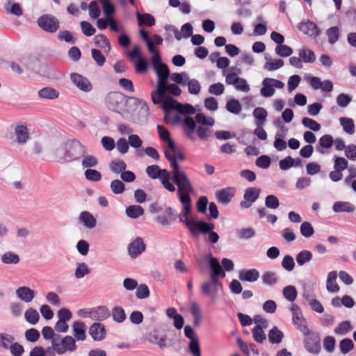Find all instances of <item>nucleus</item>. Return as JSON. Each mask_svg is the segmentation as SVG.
Wrapping results in <instances>:
<instances>
[{
  "instance_id": "obj_1",
  "label": "nucleus",
  "mask_w": 356,
  "mask_h": 356,
  "mask_svg": "<svg viewBox=\"0 0 356 356\" xmlns=\"http://www.w3.org/2000/svg\"><path fill=\"white\" fill-rule=\"evenodd\" d=\"M165 159L169 161L172 168V182L177 186V195L180 203L191 200V195L193 193V184L186 173L181 170L177 160L184 161L186 159L184 154L177 149L171 154L168 151L164 152Z\"/></svg>"
},
{
  "instance_id": "obj_2",
  "label": "nucleus",
  "mask_w": 356,
  "mask_h": 356,
  "mask_svg": "<svg viewBox=\"0 0 356 356\" xmlns=\"http://www.w3.org/2000/svg\"><path fill=\"white\" fill-rule=\"evenodd\" d=\"M181 204L183 206V209L179 216V222L184 224L193 236H197L200 234H208L209 242L213 244L217 243L219 240V236L218 233L213 231L215 228L213 223L207 222L204 220H193L189 219L192 210L191 199Z\"/></svg>"
},
{
  "instance_id": "obj_3",
  "label": "nucleus",
  "mask_w": 356,
  "mask_h": 356,
  "mask_svg": "<svg viewBox=\"0 0 356 356\" xmlns=\"http://www.w3.org/2000/svg\"><path fill=\"white\" fill-rule=\"evenodd\" d=\"M88 152V148L79 140H69L61 144L55 149V155L58 159L65 163L79 161Z\"/></svg>"
},
{
  "instance_id": "obj_4",
  "label": "nucleus",
  "mask_w": 356,
  "mask_h": 356,
  "mask_svg": "<svg viewBox=\"0 0 356 356\" xmlns=\"http://www.w3.org/2000/svg\"><path fill=\"white\" fill-rule=\"evenodd\" d=\"M129 100H133L136 105L143 102L142 99L134 97H128L117 91L108 92L105 97L104 102L108 109L124 115L126 112H128L126 110V106Z\"/></svg>"
},
{
  "instance_id": "obj_5",
  "label": "nucleus",
  "mask_w": 356,
  "mask_h": 356,
  "mask_svg": "<svg viewBox=\"0 0 356 356\" xmlns=\"http://www.w3.org/2000/svg\"><path fill=\"white\" fill-rule=\"evenodd\" d=\"M291 310L293 314V323L296 328L304 335V346L309 352L312 353V336L307 326V321L303 317L302 312L297 305H292Z\"/></svg>"
},
{
  "instance_id": "obj_6",
  "label": "nucleus",
  "mask_w": 356,
  "mask_h": 356,
  "mask_svg": "<svg viewBox=\"0 0 356 356\" xmlns=\"http://www.w3.org/2000/svg\"><path fill=\"white\" fill-rule=\"evenodd\" d=\"M145 172L151 179H159L163 186L168 191L173 193L176 191L175 184L170 181V174L166 169H161L157 165H152L147 167Z\"/></svg>"
},
{
  "instance_id": "obj_7",
  "label": "nucleus",
  "mask_w": 356,
  "mask_h": 356,
  "mask_svg": "<svg viewBox=\"0 0 356 356\" xmlns=\"http://www.w3.org/2000/svg\"><path fill=\"white\" fill-rule=\"evenodd\" d=\"M38 26L47 33H56L60 28L59 19L53 15L44 14L38 17Z\"/></svg>"
},
{
  "instance_id": "obj_8",
  "label": "nucleus",
  "mask_w": 356,
  "mask_h": 356,
  "mask_svg": "<svg viewBox=\"0 0 356 356\" xmlns=\"http://www.w3.org/2000/svg\"><path fill=\"white\" fill-rule=\"evenodd\" d=\"M152 102L156 105H161L163 111L165 113L170 111H177L179 102L173 99L168 94L163 93L162 96L152 95Z\"/></svg>"
},
{
  "instance_id": "obj_9",
  "label": "nucleus",
  "mask_w": 356,
  "mask_h": 356,
  "mask_svg": "<svg viewBox=\"0 0 356 356\" xmlns=\"http://www.w3.org/2000/svg\"><path fill=\"white\" fill-rule=\"evenodd\" d=\"M222 289V284L219 280L212 282V279L204 282L201 286L202 293L210 298L213 302H215L218 298V293Z\"/></svg>"
},
{
  "instance_id": "obj_10",
  "label": "nucleus",
  "mask_w": 356,
  "mask_h": 356,
  "mask_svg": "<svg viewBox=\"0 0 356 356\" xmlns=\"http://www.w3.org/2000/svg\"><path fill=\"white\" fill-rule=\"evenodd\" d=\"M204 259L209 261L211 270L210 279H212V282L219 280L220 278H224L225 277V273L217 258L213 257L210 253L205 255Z\"/></svg>"
},
{
  "instance_id": "obj_11",
  "label": "nucleus",
  "mask_w": 356,
  "mask_h": 356,
  "mask_svg": "<svg viewBox=\"0 0 356 356\" xmlns=\"http://www.w3.org/2000/svg\"><path fill=\"white\" fill-rule=\"evenodd\" d=\"M263 87L261 89V95L264 97H272L275 93V89L282 88L284 83L280 81L272 78H265L262 81Z\"/></svg>"
},
{
  "instance_id": "obj_12",
  "label": "nucleus",
  "mask_w": 356,
  "mask_h": 356,
  "mask_svg": "<svg viewBox=\"0 0 356 356\" xmlns=\"http://www.w3.org/2000/svg\"><path fill=\"white\" fill-rule=\"evenodd\" d=\"M70 79L73 84L83 92H88L92 90V85L90 81L81 74L72 73L70 74Z\"/></svg>"
},
{
  "instance_id": "obj_13",
  "label": "nucleus",
  "mask_w": 356,
  "mask_h": 356,
  "mask_svg": "<svg viewBox=\"0 0 356 356\" xmlns=\"http://www.w3.org/2000/svg\"><path fill=\"white\" fill-rule=\"evenodd\" d=\"M260 193V189L257 188H248L243 195L244 200L240 202L241 208H250L254 202L258 199Z\"/></svg>"
},
{
  "instance_id": "obj_14",
  "label": "nucleus",
  "mask_w": 356,
  "mask_h": 356,
  "mask_svg": "<svg viewBox=\"0 0 356 356\" xmlns=\"http://www.w3.org/2000/svg\"><path fill=\"white\" fill-rule=\"evenodd\" d=\"M88 333L92 339L97 341L104 340L106 336L105 326L99 322L92 323L89 327Z\"/></svg>"
},
{
  "instance_id": "obj_15",
  "label": "nucleus",
  "mask_w": 356,
  "mask_h": 356,
  "mask_svg": "<svg viewBox=\"0 0 356 356\" xmlns=\"http://www.w3.org/2000/svg\"><path fill=\"white\" fill-rule=\"evenodd\" d=\"M145 244L142 238L137 237L128 245V253L131 258H136L145 250Z\"/></svg>"
},
{
  "instance_id": "obj_16",
  "label": "nucleus",
  "mask_w": 356,
  "mask_h": 356,
  "mask_svg": "<svg viewBox=\"0 0 356 356\" xmlns=\"http://www.w3.org/2000/svg\"><path fill=\"white\" fill-rule=\"evenodd\" d=\"M146 339L150 343L157 345L161 350H164L167 346H171L170 344H167L166 337L165 335L159 337L158 330H156L148 332L146 334Z\"/></svg>"
},
{
  "instance_id": "obj_17",
  "label": "nucleus",
  "mask_w": 356,
  "mask_h": 356,
  "mask_svg": "<svg viewBox=\"0 0 356 356\" xmlns=\"http://www.w3.org/2000/svg\"><path fill=\"white\" fill-rule=\"evenodd\" d=\"M111 316V312L106 306H99L90 309V318L93 321H103Z\"/></svg>"
},
{
  "instance_id": "obj_18",
  "label": "nucleus",
  "mask_w": 356,
  "mask_h": 356,
  "mask_svg": "<svg viewBox=\"0 0 356 356\" xmlns=\"http://www.w3.org/2000/svg\"><path fill=\"white\" fill-rule=\"evenodd\" d=\"M333 137L331 135L325 134L320 138L318 145L316 146V151L322 154H329L330 148L333 145Z\"/></svg>"
},
{
  "instance_id": "obj_19",
  "label": "nucleus",
  "mask_w": 356,
  "mask_h": 356,
  "mask_svg": "<svg viewBox=\"0 0 356 356\" xmlns=\"http://www.w3.org/2000/svg\"><path fill=\"white\" fill-rule=\"evenodd\" d=\"M16 296L22 301L29 303L35 296V291L28 286H20L15 291Z\"/></svg>"
},
{
  "instance_id": "obj_20",
  "label": "nucleus",
  "mask_w": 356,
  "mask_h": 356,
  "mask_svg": "<svg viewBox=\"0 0 356 356\" xmlns=\"http://www.w3.org/2000/svg\"><path fill=\"white\" fill-rule=\"evenodd\" d=\"M234 188L228 187L223 188L216 193L217 201L222 205H227L234 195Z\"/></svg>"
},
{
  "instance_id": "obj_21",
  "label": "nucleus",
  "mask_w": 356,
  "mask_h": 356,
  "mask_svg": "<svg viewBox=\"0 0 356 356\" xmlns=\"http://www.w3.org/2000/svg\"><path fill=\"white\" fill-rule=\"evenodd\" d=\"M15 140L19 145H24L29 138V132L26 126L17 124L15 128Z\"/></svg>"
},
{
  "instance_id": "obj_22",
  "label": "nucleus",
  "mask_w": 356,
  "mask_h": 356,
  "mask_svg": "<svg viewBox=\"0 0 356 356\" xmlns=\"http://www.w3.org/2000/svg\"><path fill=\"white\" fill-rule=\"evenodd\" d=\"M259 277V272L255 269L241 270L238 273V279L243 282H254Z\"/></svg>"
},
{
  "instance_id": "obj_23",
  "label": "nucleus",
  "mask_w": 356,
  "mask_h": 356,
  "mask_svg": "<svg viewBox=\"0 0 356 356\" xmlns=\"http://www.w3.org/2000/svg\"><path fill=\"white\" fill-rule=\"evenodd\" d=\"M313 89H321L323 92H330L333 90V83L330 80L321 81L319 77L313 76Z\"/></svg>"
},
{
  "instance_id": "obj_24",
  "label": "nucleus",
  "mask_w": 356,
  "mask_h": 356,
  "mask_svg": "<svg viewBox=\"0 0 356 356\" xmlns=\"http://www.w3.org/2000/svg\"><path fill=\"white\" fill-rule=\"evenodd\" d=\"M79 222L88 229H93L96 227L97 220L88 211L81 212L79 217Z\"/></svg>"
},
{
  "instance_id": "obj_25",
  "label": "nucleus",
  "mask_w": 356,
  "mask_h": 356,
  "mask_svg": "<svg viewBox=\"0 0 356 356\" xmlns=\"http://www.w3.org/2000/svg\"><path fill=\"white\" fill-rule=\"evenodd\" d=\"M73 334L77 341H84L86 339L85 323L81 321H75L72 325Z\"/></svg>"
},
{
  "instance_id": "obj_26",
  "label": "nucleus",
  "mask_w": 356,
  "mask_h": 356,
  "mask_svg": "<svg viewBox=\"0 0 356 356\" xmlns=\"http://www.w3.org/2000/svg\"><path fill=\"white\" fill-rule=\"evenodd\" d=\"M170 76H161L159 75L157 79L156 88L152 91V95L162 96L165 92V88L168 86V81Z\"/></svg>"
},
{
  "instance_id": "obj_27",
  "label": "nucleus",
  "mask_w": 356,
  "mask_h": 356,
  "mask_svg": "<svg viewBox=\"0 0 356 356\" xmlns=\"http://www.w3.org/2000/svg\"><path fill=\"white\" fill-rule=\"evenodd\" d=\"M332 210L335 213H352L355 210V207L349 202L339 201L333 204Z\"/></svg>"
},
{
  "instance_id": "obj_28",
  "label": "nucleus",
  "mask_w": 356,
  "mask_h": 356,
  "mask_svg": "<svg viewBox=\"0 0 356 356\" xmlns=\"http://www.w3.org/2000/svg\"><path fill=\"white\" fill-rule=\"evenodd\" d=\"M62 355L67 351L74 352L76 349L75 339L70 335L64 337L61 340Z\"/></svg>"
},
{
  "instance_id": "obj_29",
  "label": "nucleus",
  "mask_w": 356,
  "mask_h": 356,
  "mask_svg": "<svg viewBox=\"0 0 356 356\" xmlns=\"http://www.w3.org/2000/svg\"><path fill=\"white\" fill-rule=\"evenodd\" d=\"M337 277V271H331L328 273L326 280V289L329 292L337 293L339 291V286L336 282Z\"/></svg>"
},
{
  "instance_id": "obj_30",
  "label": "nucleus",
  "mask_w": 356,
  "mask_h": 356,
  "mask_svg": "<svg viewBox=\"0 0 356 356\" xmlns=\"http://www.w3.org/2000/svg\"><path fill=\"white\" fill-rule=\"evenodd\" d=\"M268 340L272 344H278L282 342L284 334L277 326H273L268 332Z\"/></svg>"
},
{
  "instance_id": "obj_31",
  "label": "nucleus",
  "mask_w": 356,
  "mask_h": 356,
  "mask_svg": "<svg viewBox=\"0 0 356 356\" xmlns=\"http://www.w3.org/2000/svg\"><path fill=\"white\" fill-rule=\"evenodd\" d=\"M3 8L7 13L19 17L23 15V10L19 3H13L12 0H8L4 4Z\"/></svg>"
},
{
  "instance_id": "obj_32",
  "label": "nucleus",
  "mask_w": 356,
  "mask_h": 356,
  "mask_svg": "<svg viewBox=\"0 0 356 356\" xmlns=\"http://www.w3.org/2000/svg\"><path fill=\"white\" fill-rule=\"evenodd\" d=\"M38 96L42 99H55L59 97V92L51 87H44L38 92Z\"/></svg>"
},
{
  "instance_id": "obj_33",
  "label": "nucleus",
  "mask_w": 356,
  "mask_h": 356,
  "mask_svg": "<svg viewBox=\"0 0 356 356\" xmlns=\"http://www.w3.org/2000/svg\"><path fill=\"white\" fill-rule=\"evenodd\" d=\"M125 213L129 218L136 219L144 214V209L140 205L134 204L127 207Z\"/></svg>"
},
{
  "instance_id": "obj_34",
  "label": "nucleus",
  "mask_w": 356,
  "mask_h": 356,
  "mask_svg": "<svg viewBox=\"0 0 356 356\" xmlns=\"http://www.w3.org/2000/svg\"><path fill=\"white\" fill-rule=\"evenodd\" d=\"M304 139L309 144L305 145L300 149V154L304 158H309L312 156V131H306L304 134Z\"/></svg>"
},
{
  "instance_id": "obj_35",
  "label": "nucleus",
  "mask_w": 356,
  "mask_h": 356,
  "mask_svg": "<svg viewBox=\"0 0 356 356\" xmlns=\"http://www.w3.org/2000/svg\"><path fill=\"white\" fill-rule=\"evenodd\" d=\"M262 283L265 285L272 286L275 285L278 282L277 275L275 272L266 271L261 275Z\"/></svg>"
},
{
  "instance_id": "obj_36",
  "label": "nucleus",
  "mask_w": 356,
  "mask_h": 356,
  "mask_svg": "<svg viewBox=\"0 0 356 356\" xmlns=\"http://www.w3.org/2000/svg\"><path fill=\"white\" fill-rule=\"evenodd\" d=\"M81 161L83 168L91 169V168H95L98 164L97 159L93 155L88 154V152L84 154Z\"/></svg>"
},
{
  "instance_id": "obj_37",
  "label": "nucleus",
  "mask_w": 356,
  "mask_h": 356,
  "mask_svg": "<svg viewBox=\"0 0 356 356\" xmlns=\"http://www.w3.org/2000/svg\"><path fill=\"white\" fill-rule=\"evenodd\" d=\"M136 15L139 26L145 24L147 26H152L155 24L154 17L151 14H140V13L137 12Z\"/></svg>"
},
{
  "instance_id": "obj_38",
  "label": "nucleus",
  "mask_w": 356,
  "mask_h": 356,
  "mask_svg": "<svg viewBox=\"0 0 356 356\" xmlns=\"http://www.w3.org/2000/svg\"><path fill=\"white\" fill-rule=\"evenodd\" d=\"M24 318L29 324L34 325L38 323L40 314L36 309L30 307L25 312Z\"/></svg>"
},
{
  "instance_id": "obj_39",
  "label": "nucleus",
  "mask_w": 356,
  "mask_h": 356,
  "mask_svg": "<svg viewBox=\"0 0 356 356\" xmlns=\"http://www.w3.org/2000/svg\"><path fill=\"white\" fill-rule=\"evenodd\" d=\"M95 44L101 49L107 47L105 52H108L111 50V44L108 39L103 34H99L94 37Z\"/></svg>"
},
{
  "instance_id": "obj_40",
  "label": "nucleus",
  "mask_w": 356,
  "mask_h": 356,
  "mask_svg": "<svg viewBox=\"0 0 356 356\" xmlns=\"http://www.w3.org/2000/svg\"><path fill=\"white\" fill-rule=\"evenodd\" d=\"M302 295L308 304L312 306V284L309 280H304L301 282Z\"/></svg>"
},
{
  "instance_id": "obj_41",
  "label": "nucleus",
  "mask_w": 356,
  "mask_h": 356,
  "mask_svg": "<svg viewBox=\"0 0 356 356\" xmlns=\"http://www.w3.org/2000/svg\"><path fill=\"white\" fill-rule=\"evenodd\" d=\"M267 115V111L262 107H257L253 111V116L258 120L257 122V126H262L265 123Z\"/></svg>"
},
{
  "instance_id": "obj_42",
  "label": "nucleus",
  "mask_w": 356,
  "mask_h": 356,
  "mask_svg": "<svg viewBox=\"0 0 356 356\" xmlns=\"http://www.w3.org/2000/svg\"><path fill=\"white\" fill-rule=\"evenodd\" d=\"M113 320L118 323L124 322L126 319V314L124 309L121 307H114L112 309Z\"/></svg>"
},
{
  "instance_id": "obj_43",
  "label": "nucleus",
  "mask_w": 356,
  "mask_h": 356,
  "mask_svg": "<svg viewBox=\"0 0 356 356\" xmlns=\"http://www.w3.org/2000/svg\"><path fill=\"white\" fill-rule=\"evenodd\" d=\"M183 124L186 135L191 138V134L196 128V121L192 117L187 116L184 118Z\"/></svg>"
},
{
  "instance_id": "obj_44",
  "label": "nucleus",
  "mask_w": 356,
  "mask_h": 356,
  "mask_svg": "<svg viewBox=\"0 0 356 356\" xmlns=\"http://www.w3.org/2000/svg\"><path fill=\"white\" fill-rule=\"evenodd\" d=\"M127 168V164L126 163L121 159H116L113 160L110 163V170L113 173H122V172H124Z\"/></svg>"
},
{
  "instance_id": "obj_45",
  "label": "nucleus",
  "mask_w": 356,
  "mask_h": 356,
  "mask_svg": "<svg viewBox=\"0 0 356 356\" xmlns=\"http://www.w3.org/2000/svg\"><path fill=\"white\" fill-rule=\"evenodd\" d=\"M1 261L5 264H17L19 262V257L13 252H6L1 256Z\"/></svg>"
},
{
  "instance_id": "obj_46",
  "label": "nucleus",
  "mask_w": 356,
  "mask_h": 356,
  "mask_svg": "<svg viewBox=\"0 0 356 356\" xmlns=\"http://www.w3.org/2000/svg\"><path fill=\"white\" fill-rule=\"evenodd\" d=\"M339 120L340 124L346 133L350 135H352L355 133V124L351 118H341Z\"/></svg>"
},
{
  "instance_id": "obj_47",
  "label": "nucleus",
  "mask_w": 356,
  "mask_h": 356,
  "mask_svg": "<svg viewBox=\"0 0 356 356\" xmlns=\"http://www.w3.org/2000/svg\"><path fill=\"white\" fill-rule=\"evenodd\" d=\"M226 109L231 113L238 115L241 111V105L238 99H232L227 101Z\"/></svg>"
},
{
  "instance_id": "obj_48",
  "label": "nucleus",
  "mask_w": 356,
  "mask_h": 356,
  "mask_svg": "<svg viewBox=\"0 0 356 356\" xmlns=\"http://www.w3.org/2000/svg\"><path fill=\"white\" fill-rule=\"evenodd\" d=\"M237 236L242 240H248L255 236V231L252 227L238 229L236 230Z\"/></svg>"
},
{
  "instance_id": "obj_49",
  "label": "nucleus",
  "mask_w": 356,
  "mask_h": 356,
  "mask_svg": "<svg viewBox=\"0 0 356 356\" xmlns=\"http://www.w3.org/2000/svg\"><path fill=\"white\" fill-rule=\"evenodd\" d=\"M264 328L261 325H256L252 329L253 339L257 343H262L266 339Z\"/></svg>"
},
{
  "instance_id": "obj_50",
  "label": "nucleus",
  "mask_w": 356,
  "mask_h": 356,
  "mask_svg": "<svg viewBox=\"0 0 356 356\" xmlns=\"http://www.w3.org/2000/svg\"><path fill=\"white\" fill-rule=\"evenodd\" d=\"M353 329L351 323L349 321H342L335 327L334 333L337 335H346Z\"/></svg>"
},
{
  "instance_id": "obj_51",
  "label": "nucleus",
  "mask_w": 356,
  "mask_h": 356,
  "mask_svg": "<svg viewBox=\"0 0 356 356\" xmlns=\"http://www.w3.org/2000/svg\"><path fill=\"white\" fill-rule=\"evenodd\" d=\"M339 348L342 354H348V353L353 350L354 343L353 340L350 339H343L339 343Z\"/></svg>"
},
{
  "instance_id": "obj_52",
  "label": "nucleus",
  "mask_w": 356,
  "mask_h": 356,
  "mask_svg": "<svg viewBox=\"0 0 356 356\" xmlns=\"http://www.w3.org/2000/svg\"><path fill=\"white\" fill-rule=\"evenodd\" d=\"M102 7L103 12L107 19L113 18L112 15L115 13V8L113 4L110 3V0H99Z\"/></svg>"
},
{
  "instance_id": "obj_53",
  "label": "nucleus",
  "mask_w": 356,
  "mask_h": 356,
  "mask_svg": "<svg viewBox=\"0 0 356 356\" xmlns=\"http://www.w3.org/2000/svg\"><path fill=\"white\" fill-rule=\"evenodd\" d=\"M170 79L172 81H174L175 84H179L181 86H185L188 79V76L186 72L181 73H172L170 75Z\"/></svg>"
},
{
  "instance_id": "obj_54",
  "label": "nucleus",
  "mask_w": 356,
  "mask_h": 356,
  "mask_svg": "<svg viewBox=\"0 0 356 356\" xmlns=\"http://www.w3.org/2000/svg\"><path fill=\"white\" fill-rule=\"evenodd\" d=\"M186 84L190 94L198 95L201 90V86L198 80L195 79H188Z\"/></svg>"
},
{
  "instance_id": "obj_55",
  "label": "nucleus",
  "mask_w": 356,
  "mask_h": 356,
  "mask_svg": "<svg viewBox=\"0 0 356 356\" xmlns=\"http://www.w3.org/2000/svg\"><path fill=\"white\" fill-rule=\"evenodd\" d=\"M297 291L295 286L289 285L283 289V296L289 301L293 302L297 297Z\"/></svg>"
},
{
  "instance_id": "obj_56",
  "label": "nucleus",
  "mask_w": 356,
  "mask_h": 356,
  "mask_svg": "<svg viewBox=\"0 0 356 356\" xmlns=\"http://www.w3.org/2000/svg\"><path fill=\"white\" fill-rule=\"evenodd\" d=\"M326 35L327 36L328 42L331 44H334L339 37V28L337 26H332L328 29L326 31Z\"/></svg>"
},
{
  "instance_id": "obj_57",
  "label": "nucleus",
  "mask_w": 356,
  "mask_h": 356,
  "mask_svg": "<svg viewBox=\"0 0 356 356\" xmlns=\"http://www.w3.org/2000/svg\"><path fill=\"white\" fill-rule=\"evenodd\" d=\"M312 259V253L309 250H302L296 255V262L298 266H303Z\"/></svg>"
},
{
  "instance_id": "obj_58",
  "label": "nucleus",
  "mask_w": 356,
  "mask_h": 356,
  "mask_svg": "<svg viewBox=\"0 0 356 356\" xmlns=\"http://www.w3.org/2000/svg\"><path fill=\"white\" fill-rule=\"evenodd\" d=\"M110 187L113 193L116 195L122 194L125 191L124 184L119 179L113 180L111 182Z\"/></svg>"
},
{
  "instance_id": "obj_59",
  "label": "nucleus",
  "mask_w": 356,
  "mask_h": 356,
  "mask_svg": "<svg viewBox=\"0 0 356 356\" xmlns=\"http://www.w3.org/2000/svg\"><path fill=\"white\" fill-rule=\"evenodd\" d=\"M58 39L70 44H74L76 42V39L72 33L67 30L60 31L58 33Z\"/></svg>"
},
{
  "instance_id": "obj_60",
  "label": "nucleus",
  "mask_w": 356,
  "mask_h": 356,
  "mask_svg": "<svg viewBox=\"0 0 356 356\" xmlns=\"http://www.w3.org/2000/svg\"><path fill=\"white\" fill-rule=\"evenodd\" d=\"M90 273V269L88 268L87 264L86 263H78L74 275L77 279L83 278L86 275H88Z\"/></svg>"
},
{
  "instance_id": "obj_61",
  "label": "nucleus",
  "mask_w": 356,
  "mask_h": 356,
  "mask_svg": "<svg viewBox=\"0 0 356 356\" xmlns=\"http://www.w3.org/2000/svg\"><path fill=\"white\" fill-rule=\"evenodd\" d=\"M85 177L90 181H99L102 179V174L94 169H87L84 172Z\"/></svg>"
},
{
  "instance_id": "obj_62",
  "label": "nucleus",
  "mask_w": 356,
  "mask_h": 356,
  "mask_svg": "<svg viewBox=\"0 0 356 356\" xmlns=\"http://www.w3.org/2000/svg\"><path fill=\"white\" fill-rule=\"evenodd\" d=\"M195 121L202 125L212 127L215 124L214 120L211 117H207L203 113H197L195 115Z\"/></svg>"
},
{
  "instance_id": "obj_63",
  "label": "nucleus",
  "mask_w": 356,
  "mask_h": 356,
  "mask_svg": "<svg viewBox=\"0 0 356 356\" xmlns=\"http://www.w3.org/2000/svg\"><path fill=\"white\" fill-rule=\"evenodd\" d=\"M265 206L271 209H276L280 206L278 198L274 195H268L265 198Z\"/></svg>"
},
{
  "instance_id": "obj_64",
  "label": "nucleus",
  "mask_w": 356,
  "mask_h": 356,
  "mask_svg": "<svg viewBox=\"0 0 356 356\" xmlns=\"http://www.w3.org/2000/svg\"><path fill=\"white\" fill-rule=\"evenodd\" d=\"M348 162L343 157H339L337 156H334V168L341 171L348 168Z\"/></svg>"
}]
</instances>
